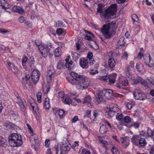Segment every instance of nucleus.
Returning a JSON list of instances; mask_svg holds the SVG:
<instances>
[{"label":"nucleus","instance_id":"obj_54","mask_svg":"<svg viewBox=\"0 0 154 154\" xmlns=\"http://www.w3.org/2000/svg\"><path fill=\"white\" fill-rule=\"evenodd\" d=\"M128 57V55L127 53L125 52L122 54V57L123 58H125L126 60H127Z\"/></svg>","mask_w":154,"mask_h":154},{"label":"nucleus","instance_id":"obj_56","mask_svg":"<svg viewBox=\"0 0 154 154\" xmlns=\"http://www.w3.org/2000/svg\"><path fill=\"white\" fill-rule=\"evenodd\" d=\"M5 139L2 137H0V145H2L5 143Z\"/></svg>","mask_w":154,"mask_h":154},{"label":"nucleus","instance_id":"obj_61","mask_svg":"<svg viewBox=\"0 0 154 154\" xmlns=\"http://www.w3.org/2000/svg\"><path fill=\"white\" fill-rule=\"evenodd\" d=\"M78 54L77 53L74 52L72 54V56L73 58H75V59H77L79 57H78Z\"/></svg>","mask_w":154,"mask_h":154},{"label":"nucleus","instance_id":"obj_34","mask_svg":"<svg viewBox=\"0 0 154 154\" xmlns=\"http://www.w3.org/2000/svg\"><path fill=\"white\" fill-rule=\"evenodd\" d=\"M103 5L99 4L98 5L97 8V12L100 13H101L103 11Z\"/></svg>","mask_w":154,"mask_h":154},{"label":"nucleus","instance_id":"obj_55","mask_svg":"<svg viewBox=\"0 0 154 154\" xmlns=\"http://www.w3.org/2000/svg\"><path fill=\"white\" fill-rule=\"evenodd\" d=\"M63 32L62 29L61 28H59L57 29V34L59 35H61L62 34Z\"/></svg>","mask_w":154,"mask_h":154},{"label":"nucleus","instance_id":"obj_31","mask_svg":"<svg viewBox=\"0 0 154 154\" xmlns=\"http://www.w3.org/2000/svg\"><path fill=\"white\" fill-rule=\"evenodd\" d=\"M65 66L67 68H69L72 65V61L69 60V59H66Z\"/></svg>","mask_w":154,"mask_h":154},{"label":"nucleus","instance_id":"obj_50","mask_svg":"<svg viewBox=\"0 0 154 154\" xmlns=\"http://www.w3.org/2000/svg\"><path fill=\"white\" fill-rule=\"evenodd\" d=\"M50 140L48 139H46L45 141V146L47 147H49L50 146Z\"/></svg>","mask_w":154,"mask_h":154},{"label":"nucleus","instance_id":"obj_41","mask_svg":"<svg viewBox=\"0 0 154 154\" xmlns=\"http://www.w3.org/2000/svg\"><path fill=\"white\" fill-rule=\"evenodd\" d=\"M116 117L117 120H121L123 118V114L122 113H117Z\"/></svg>","mask_w":154,"mask_h":154},{"label":"nucleus","instance_id":"obj_2","mask_svg":"<svg viewBox=\"0 0 154 154\" xmlns=\"http://www.w3.org/2000/svg\"><path fill=\"white\" fill-rule=\"evenodd\" d=\"M117 27L116 22H112L108 24L103 25L100 31L105 38L109 39L113 36L112 33L109 32L110 29H111L112 30H114Z\"/></svg>","mask_w":154,"mask_h":154},{"label":"nucleus","instance_id":"obj_58","mask_svg":"<svg viewBox=\"0 0 154 154\" xmlns=\"http://www.w3.org/2000/svg\"><path fill=\"white\" fill-rule=\"evenodd\" d=\"M7 63H8V65L9 66L10 69H11V68L14 67V65L11 63L10 61H8V60L7 61Z\"/></svg>","mask_w":154,"mask_h":154},{"label":"nucleus","instance_id":"obj_27","mask_svg":"<svg viewBox=\"0 0 154 154\" xmlns=\"http://www.w3.org/2000/svg\"><path fill=\"white\" fill-rule=\"evenodd\" d=\"M64 67V63L62 62L59 61L58 62L57 68L59 69H61L63 68Z\"/></svg>","mask_w":154,"mask_h":154},{"label":"nucleus","instance_id":"obj_16","mask_svg":"<svg viewBox=\"0 0 154 154\" xmlns=\"http://www.w3.org/2000/svg\"><path fill=\"white\" fill-rule=\"evenodd\" d=\"M125 41L124 37L121 38L118 41L117 47L118 49H121L125 46Z\"/></svg>","mask_w":154,"mask_h":154},{"label":"nucleus","instance_id":"obj_36","mask_svg":"<svg viewBox=\"0 0 154 154\" xmlns=\"http://www.w3.org/2000/svg\"><path fill=\"white\" fill-rule=\"evenodd\" d=\"M111 150L113 154H120L119 151L115 146H113L112 147Z\"/></svg>","mask_w":154,"mask_h":154},{"label":"nucleus","instance_id":"obj_52","mask_svg":"<svg viewBox=\"0 0 154 154\" xmlns=\"http://www.w3.org/2000/svg\"><path fill=\"white\" fill-rule=\"evenodd\" d=\"M100 112L98 110H95L94 111V116L95 118L97 116L99 115Z\"/></svg>","mask_w":154,"mask_h":154},{"label":"nucleus","instance_id":"obj_17","mask_svg":"<svg viewBox=\"0 0 154 154\" xmlns=\"http://www.w3.org/2000/svg\"><path fill=\"white\" fill-rule=\"evenodd\" d=\"M116 76V74L115 73H113L109 75V83L110 85H112L115 83Z\"/></svg>","mask_w":154,"mask_h":154},{"label":"nucleus","instance_id":"obj_26","mask_svg":"<svg viewBox=\"0 0 154 154\" xmlns=\"http://www.w3.org/2000/svg\"><path fill=\"white\" fill-rule=\"evenodd\" d=\"M116 111L114 108H110L109 110L107 112V114L110 117H112L114 115Z\"/></svg>","mask_w":154,"mask_h":154},{"label":"nucleus","instance_id":"obj_45","mask_svg":"<svg viewBox=\"0 0 154 154\" xmlns=\"http://www.w3.org/2000/svg\"><path fill=\"white\" fill-rule=\"evenodd\" d=\"M131 118L128 116L125 117L123 119L124 122L126 123H129L131 121Z\"/></svg>","mask_w":154,"mask_h":154},{"label":"nucleus","instance_id":"obj_22","mask_svg":"<svg viewBox=\"0 0 154 154\" xmlns=\"http://www.w3.org/2000/svg\"><path fill=\"white\" fill-rule=\"evenodd\" d=\"M116 62L115 60L113 58H110L109 60L108 65L111 68H113L115 65Z\"/></svg>","mask_w":154,"mask_h":154},{"label":"nucleus","instance_id":"obj_12","mask_svg":"<svg viewBox=\"0 0 154 154\" xmlns=\"http://www.w3.org/2000/svg\"><path fill=\"white\" fill-rule=\"evenodd\" d=\"M121 140V143L123 145L125 148H126L128 146L129 144L130 140L129 139V137L127 136L120 138Z\"/></svg>","mask_w":154,"mask_h":154},{"label":"nucleus","instance_id":"obj_57","mask_svg":"<svg viewBox=\"0 0 154 154\" xmlns=\"http://www.w3.org/2000/svg\"><path fill=\"white\" fill-rule=\"evenodd\" d=\"M142 52L140 51L138 54L137 56V57L138 58L140 59H141L142 57L144 56Z\"/></svg>","mask_w":154,"mask_h":154},{"label":"nucleus","instance_id":"obj_20","mask_svg":"<svg viewBox=\"0 0 154 154\" xmlns=\"http://www.w3.org/2000/svg\"><path fill=\"white\" fill-rule=\"evenodd\" d=\"M71 146V145L68 142L65 144H63L61 149V150L66 151L69 150Z\"/></svg>","mask_w":154,"mask_h":154},{"label":"nucleus","instance_id":"obj_30","mask_svg":"<svg viewBox=\"0 0 154 154\" xmlns=\"http://www.w3.org/2000/svg\"><path fill=\"white\" fill-rule=\"evenodd\" d=\"M136 68L140 72H142L143 70V66L141 64L137 63L136 66Z\"/></svg>","mask_w":154,"mask_h":154},{"label":"nucleus","instance_id":"obj_8","mask_svg":"<svg viewBox=\"0 0 154 154\" xmlns=\"http://www.w3.org/2000/svg\"><path fill=\"white\" fill-rule=\"evenodd\" d=\"M143 59L145 63L148 65L149 67H152L153 66L154 63L152 59L151 58L149 54L147 56L144 55Z\"/></svg>","mask_w":154,"mask_h":154},{"label":"nucleus","instance_id":"obj_62","mask_svg":"<svg viewBox=\"0 0 154 154\" xmlns=\"http://www.w3.org/2000/svg\"><path fill=\"white\" fill-rule=\"evenodd\" d=\"M64 93L63 91L60 92L58 93V96L61 98H63V97H64Z\"/></svg>","mask_w":154,"mask_h":154},{"label":"nucleus","instance_id":"obj_39","mask_svg":"<svg viewBox=\"0 0 154 154\" xmlns=\"http://www.w3.org/2000/svg\"><path fill=\"white\" fill-rule=\"evenodd\" d=\"M91 99L90 96L89 95L86 96L84 100V101L83 102V103H86L89 102H91Z\"/></svg>","mask_w":154,"mask_h":154},{"label":"nucleus","instance_id":"obj_59","mask_svg":"<svg viewBox=\"0 0 154 154\" xmlns=\"http://www.w3.org/2000/svg\"><path fill=\"white\" fill-rule=\"evenodd\" d=\"M78 119V117L77 116H75L72 119V122L74 123L76 122Z\"/></svg>","mask_w":154,"mask_h":154},{"label":"nucleus","instance_id":"obj_14","mask_svg":"<svg viewBox=\"0 0 154 154\" xmlns=\"http://www.w3.org/2000/svg\"><path fill=\"white\" fill-rule=\"evenodd\" d=\"M54 73V71L53 68L48 70L47 75V82L48 83L51 82L52 81V79L53 74Z\"/></svg>","mask_w":154,"mask_h":154},{"label":"nucleus","instance_id":"obj_29","mask_svg":"<svg viewBox=\"0 0 154 154\" xmlns=\"http://www.w3.org/2000/svg\"><path fill=\"white\" fill-rule=\"evenodd\" d=\"M139 144L141 146H144L146 144V142L144 139L141 138L139 140Z\"/></svg>","mask_w":154,"mask_h":154},{"label":"nucleus","instance_id":"obj_23","mask_svg":"<svg viewBox=\"0 0 154 154\" xmlns=\"http://www.w3.org/2000/svg\"><path fill=\"white\" fill-rule=\"evenodd\" d=\"M62 101L65 104L69 105L72 103V100L69 97H65L62 99Z\"/></svg>","mask_w":154,"mask_h":154},{"label":"nucleus","instance_id":"obj_44","mask_svg":"<svg viewBox=\"0 0 154 154\" xmlns=\"http://www.w3.org/2000/svg\"><path fill=\"white\" fill-rule=\"evenodd\" d=\"M26 125L28 128V129L29 131V133L31 134V135L32 136H33L34 134V133L33 131V129L29 124H27Z\"/></svg>","mask_w":154,"mask_h":154},{"label":"nucleus","instance_id":"obj_18","mask_svg":"<svg viewBox=\"0 0 154 154\" xmlns=\"http://www.w3.org/2000/svg\"><path fill=\"white\" fill-rule=\"evenodd\" d=\"M85 31L86 34H87L85 35L84 38L85 39L89 41L91 40L92 38H94V35L91 32L87 30H85Z\"/></svg>","mask_w":154,"mask_h":154},{"label":"nucleus","instance_id":"obj_10","mask_svg":"<svg viewBox=\"0 0 154 154\" xmlns=\"http://www.w3.org/2000/svg\"><path fill=\"white\" fill-rule=\"evenodd\" d=\"M101 94L104 97L108 99H110L112 94V91L110 89H103L101 91Z\"/></svg>","mask_w":154,"mask_h":154},{"label":"nucleus","instance_id":"obj_43","mask_svg":"<svg viewBox=\"0 0 154 154\" xmlns=\"http://www.w3.org/2000/svg\"><path fill=\"white\" fill-rule=\"evenodd\" d=\"M36 45L38 46V49H39V51L40 52H41L42 50H44V49H45V48L42 45L39 44H37V42L35 41V42Z\"/></svg>","mask_w":154,"mask_h":154},{"label":"nucleus","instance_id":"obj_7","mask_svg":"<svg viewBox=\"0 0 154 154\" xmlns=\"http://www.w3.org/2000/svg\"><path fill=\"white\" fill-rule=\"evenodd\" d=\"M40 73L39 71L36 69H34L32 72V79L35 84L37 83L39 79Z\"/></svg>","mask_w":154,"mask_h":154},{"label":"nucleus","instance_id":"obj_42","mask_svg":"<svg viewBox=\"0 0 154 154\" xmlns=\"http://www.w3.org/2000/svg\"><path fill=\"white\" fill-rule=\"evenodd\" d=\"M131 17L133 22L137 21L139 20L137 15L136 14H132Z\"/></svg>","mask_w":154,"mask_h":154},{"label":"nucleus","instance_id":"obj_48","mask_svg":"<svg viewBox=\"0 0 154 154\" xmlns=\"http://www.w3.org/2000/svg\"><path fill=\"white\" fill-rule=\"evenodd\" d=\"M142 79V78L141 77H138L136 79L134 80V84H137L139 83H140Z\"/></svg>","mask_w":154,"mask_h":154},{"label":"nucleus","instance_id":"obj_38","mask_svg":"<svg viewBox=\"0 0 154 154\" xmlns=\"http://www.w3.org/2000/svg\"><path fill=\"white\" fill-rule=\"evenodd\" d=\"M42 94L41 92H38L37 94V97L38 102L39 103L41 102Z\"/></svg>","mask_w":154,"mask_h":154},{"label":"nucleus","instance_id":"obj_53","mask_svg":"<svg viewBox=\"0 0 154 154\" xmlns=\"http://www.w3.org/2000/svg\"><path fill=\"white\" fill-rule=\"evenodd\" d=\"M63 26V22L60 20L58 21L56 23V26L57 27H61Z\"/></svg>","mask_w":154,"mask_h":154},{"label":"nucleus","instance_id":"obj_5","mask_svg":"<svg viewBox=\"0 0 154 154\" xmlns=\"http://www.w3.org/2000/svg\"><path fill=\"white\" fill-rule=\"evenodd\" d=\"M47 48L50 54H52V53L54 52L55 57H59L61 55V50L60 47L56 48L54 50V48L52 47V45L49 43L47 45Z\"/></svg>","mask_w":154,"mask_h":154},{"label":"nucleus","instance_id":"obj_3","mask_svg":"<svg viewBox=\"0 0 154 154\" xmlns=\"http://www.w3.org/2000/svg\"><path fill=\"white\" fill-rule=\"evenodd\" d=\"M9 143L11 146L18 147L21 146L23 143L21 135L17 133H12L8 137Z\"/></svg>","mask_w":154,"mask_h":154},{"label":"nucleus","instance_id":"obj_13","mask_svg":"<svg viewBox=\"0 0 154 154\" xmlns=\"http://www.w3.org/2000/svg\"><path fill=\"white\" fill-rule=\"evenodd\" d=\"M79 64L82 68L84 69H86L88 66V60L84 58L80 59Z\"/></svg>","mask_w":154,"mask_h":154},{"label":"nucleus","instance_id":"obj_64","mask_svg":"<svg viewBox=\"0 0 154 154\" xmlns=\"http://www.w3.org/2000/svg\"><path fill=\"white\" fill-rule=\"evenodd\" d=\"M149 80L151 84L154 85V79L150 77Z\"/></svg>","mask_w":154,"mask_h":154},{"label":"nucleus","instance_id":"obj_4","mask_svg":"<svg viewBox=\"0 0 154 154\" xmlns=\"http://www.w3.org/2000/svg\"><path fill=\"white\" fill-rule=\"evenodd\" d=\"M117 6L116 4H114L110 6L105 11L103 15L104 17L106 19L112 18L111 16L114 15L117 11Z\"/></svg>","mask_w":154,"mask_h":154},{"label":"nucleus","instance_id":"obj_35","mask_svg":"<svg viewBox=\"0 0 154 154\" xmlns=\"http://www.w3.org/2000/svg\"><path fill=\"white\" fill-rule=\"evenodd\" d=\"M58 114L60 118H63L65 116V112L62 109L59 110L58 112Z\"/></svg>","mask_w":154,"mask_h":154},{"label":"nucleus","instance_id":"obj_24","mask_svg":"<svg viewBox=\"0 0 154 154\" xmlns=\"http://www.w3.org/2000/svg\"><path fill=\"white\" fill-rule=\"evenodd\" d=\"M44 107L45 109H48L50 108L49 99L48 98H45L44 103Z\"/></svg>","mask_w":154,"mask_h":154},{"label":"nucleus","instance_id":"obj_32","mask_svg":"<svg viewBox=\"0 0 154 154\" xmlns=\"http://www.w3.org/2000/svg\"><path fill=\"white\" fill-rule=\"evenodd\" d=\"M140 83L146 89L148 88L149 87L147 82L143 79H142Z\"/></svg>","mask_w":154,"mask_h":154},{"label":"nucleus","instance_id":"obj_28","mask_svg":"<svg viewBox=\"0 0 154 154\" xmlns=\"http://www.w3.org/2000/svg\"><path fill=\"white\" fill-rule=\"evenodd\" d=\"M109 75H107L105 76H98L97 77V79L101 80V81H106L109 78Z\"/></svg>","mask_w":154,"mask_h":154},{"label":"nucleus","instance_id":"obj_40","mask_svg":"<svg viewBox=\"0 0 154 154\" xmlns=\"http://www.w3.org/2000/svg\"><path fill=\"white\" fill-rule=\"evenodd\" d=\"M134 105V103L133 102H129L126 105L127 108L130 109L132 108Z\"/></svg>","mask_w":154,"mask_h":154},{"label":"nucleus","instance_id":"obj_1","mask_svg":"<svg viewBox=\"0 0 154 154\" xmlns=\"http://www.w3.org/2000/svg\"><path fill=\"white\" fill-rule=\"evenodd\" d=\"M71 75L72 78L66 77V79L72 85H75L78 89L83 90L89 86L90 80L85 75H79L74 72H71Z\"/></svg>","mask_w":154,"mask_h":154},{"label":"nucleus","instance_id":"obj_37","mask_svg":"<svg viewBox=\"0 0 154 154\" xmlns=\"http://www.w3.org/2000/svg\"><path fill=\"white\" fill-rule=\"evenodd\" d=\"M41 53L44 57L46 58L47 56L48 52L46 48L42 50Z\"/></svg>","mask_w":154,"mask_h":154},{"label":"nucleus","instance_id":"obj_60","mask_svg":"<svg viewBox=\"0 0 154 154\" xmlns=\"http://www.w3.org/2000/svg\"><path fill=\"white\" fill-rule=\"evenodd\" d=\"M150 154H154V145L152 146L149 150Z\"/></svg>","mask_w":154,"mask_h":154},{"label":"nucleus","instance_id":"obj_49","mask_svg":"<svg viewBox=\"0 0 154 154\" xmlns=\"http://www.w3.org/2000/svg\"><path fill=\"white\" fill-rule=\"evenodd\" d=\"M100 143L103 145V147L106 149V146L108 144V143L107 141L103 140L102 142Z\"/></svg>","mask_w":154,"mask_h":154},{"label":"nucleus","instance_id":"obj_15","mask_svg":"<svg viewBox=\"0 0 154 154\" xmlns=\"http://www.w3.org/2000/svg\"><path fill=\"white\" fill-rule=\"evenodd\" d=\"M30 140L32 143V147L36 150V147L38 146V140L37 138H35L33 137H30Z\"/></svg>","mask_w":154,"mask_h":154},{"label":"nucleus","instance_id":"obj_46","mask_svg":"<svg viewBox=\"0 0 154 154\" xmlns=\"http://www.w3.org/2000/svg\"><path fill=\"white\" fill-rule=\"evenodd\" d=\"M128 81L127 79H125L122 82V86H127L128 85Z\"/></svg>","mask_w":154,"mask_h":154},{"label":"nucleus","instance_id":"obj_21","mask_svg":"<svg viewBox=\"0 0 154 154\" xmlns=\"http://www.w3.org/2000/svg\"><path fill=\"white\" fill-rule=\"evenodd\" d=\"M12 10L14 12H18L20 14H22L24 12L23 10L21 7L17 6H14Z\"/></svg>","mask_w":154,"mask_h":154},{"label":"nucleus","instance_id":"obj_11","mask_svg":"<svg viewBox=\"0 0 154 154\" xmlns=\"http://www.w3.org/2000/svg\"><path fill=\"white\" fill-rule=\"evenodd\" d=\"M16 103L19 105L21 110L24 111V108L26 106L23 101L20 97H17L16 101Z\"/></svg>","mask_w":154,"mask_h":154},{"label":"nucleus","instance_id":"obj_19","mask_svg":"<svg viewBox=\"0 0 154 154\" xmlns=\"http://www.w3.org/2000/svg\"><path fill=\"white\" fill-rule=\"evenodd\" d=\"M140 137V135H133L131 138V140L133 143L135 145H137L138 141H139V139Z\"/></svg>","mask_w":154,"mask_h":154},{"label":"nucleus","instance_id":"obj_33","mask_svg":"<svg viewBox=\"0 0 154 154\" xmlns=\"http://www.w3.org/2000/svg\"><path fill=\"white\" fill-rule=\"evenodd\" d=\"M27 59L28 58L26 56L24 57L22 59V65L25 69L26 68V66L25 65V63L27 61Z\"/></svg>","mask_w":154,"mask_h":154},{"label":"nucleus","instance_id":"obj_47","mask_svg":"<svg viewBox=\"0 0 154 154\" xmlns=\"http://www.w3.org/2000/svg\"><path fill=\"white\" fill-rule=\"evenodd\" d=\"M98 72V71L96 69H92L90 71V73L91 75H94L96 73H97Z\"/></svg>","mask_w":154,"mask_h":154},{"label":"nucleus","instance_id":"obj_51","mask_svg":"<svg viewBox=\"0 0 154 154\" xmlns=\"http://www.w3.org/2000/svg\"><path fill=\"white\" fill-rule=\"evenodd\" d=\"M81 127L83 128L84 129L88 131V128L87 127L86 125L84 123L81 122Z\"/></svg>","mask_w":154,"mask_h":154},{"label":"nucleus","instance_id":"obj_25","mask_svg":"<svg viewBox=\"0 0 154 154\" xmlns=\"http://www.w3.org/2000/svg\"><path fill=\"white\" fill-rule=\"evenodd\" d=\"M107 131V128L105 125H102L100 126V132L101 134L105 133Z\"/></svg>","mask_w":154,"mask_h":154},{"label":"nucleus","instance_id":"obj_6","mask_svg":"<svg viewBox=\"0 0 154 154\" xmlns=\"http://www.w3.org/2000/svg\"><path fill=\"white\" fill-rule=\"evenodd\" d=\"M133 95L135 99L144 100L145 95L143 92L139 89H135L133 91Z\"/></svg>","mask_w":154,"mask_h":154},{"label":"nucleus","instance_id":"obj_9","mask_svg":"<svg viewBox=\"0 0 154 154\" xmlns=\"http://www.w3.org/2000/svg\"><path fill=\"white\" fill-rule=\"evenodd\" d=\"M101 91H99L97 94L95 96L94 100L96 102L98 103L101 102H103L105 101V98L104 97V95L101 94Z\"/></svg>","mask_w":154,"mask_h":154},{"label":"nucleus","instance_id":"obj_63","mask_svg":"<svg viewBox=\"0 0 154 154\" xmlns=\"http://www.w3.org/2000/svg\"><path fill=\"white\" fill-rule=\"evenodd\" d=\"M93 56V54L91 52H89L88 54L87 57L90 60L91 59Z\"/></svg>","mask_w":154,"mask_h":154}]
</instances>
